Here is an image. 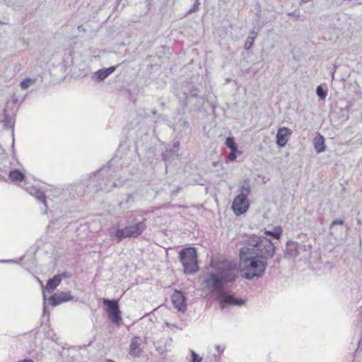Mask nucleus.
Returning a JSON list of instances; mask_svg holds the SVG:
<instances>
[{"label":"nucleus","mask_w":362,"mask_h":362,"mask_svg":"<svg viewBox=\"0 0 362 362\" xmlns=\"http://www.w3.org/2000/svg\"><path fill=\"white\" fill-rule=\"evenodd\" d=\"M244 243L247 246L239 251L242 277L250 281L262 277L267 267V259L275 255L276 246L267 237L255 234L246 236Z\"/></svg>","instance_id":"1"},{"label":"nucleus","mask_w":362,"mask_h":362,"mask_svg":"<svg viewBox=\"0 0 362 362\" xmlns=\"http://www.w3.org/2000/svg\"><path fill=\"white\" fill-rule=\"evenodd\" d=\"M238 274L237 264L227 261L223 262L215 272L209 273L203 281L205 287L215 297L222 309L230 305L242 306L245 304L243 299L235 298L225 288L228 284L236 281Z\"/></svg>","instance_id":"2"},{"label":"nucleus","mask_w":362,"mask_h":362,"mask_svg":"<svg viewBox=\"0 0 362 362\" xmlns=\"http://www.w3.org/2000/svg\"><path fill=\"white\" fill-rule=\"evenodd\" d=\"M115 173L116 168L112 165V160H110L106 166H103L93 174V176L90 177V185L96 182L95 185H93L96 192H110L111 189L108 188L109 182Z\"/></svg>","instance_id":"3"},{"label":"nucleus","mask_w":362,"mask_h":362,"mask_svg":"<svg viewBox=\"0 0 362 362\" xmlns=\"http://www.w3.org/2000/svg\"><path fill=\"white\" fill-rule=\"evenodd\" d=\"M179 258L187 274L196 273L199 269L197 249L189 247L182 249L179 253Z\"/></svg>","instance_id":"4"},{"label":"nucleus","mask_w":362,"mask_h":362,"mask_svg":"<svg viewBox=\"0 0 362 362\" xmlns=\"http://www.w3.org/2000/svg\"><path fill=\"white\" fill-rule=\"evenodd\" d=\"M135 221L136 218H134L132 225L122 228H117L115 230V237L117 243L127 238H138L146 229V218L141 221L135 222Z\"/></svg>","instance_id":"5"},{"label":"nucleus","mask_w":362,"mask_h":362,"mask_svg":"<svg viewBox=\"0 0 362 362\" xmlns=\"http://www.w3.org/2000/svg\"><path fill=\"white\" fill-rule=\"evenodd\" d=\"M103 304L110 321L117 326L122 324V312L119 310L118 300L103 298Z\"/></svg>","instance_id":"6"},{"label":"nucleus","mask_w":362,"mask_h":362,"mask_svg":"<svg viewBox=\"0 0 362 362\" xmlns=\"http://www.w3.org/2000/svg\"><path fill=\"white\" fill-rule=\"evenodd\" d=\"M248 199L245 195H237L232 204V209L236 216H240L245 214L249 209Z\"/></svg>","instance_id":"7"},{"label":"nucleus","mask_w":362,"mask_h":362,"mask_svg":"<svg viewBox=\"0 0 362 362\" xmlns=\"http://www.w3.org/2000/svg\"><path fill=\"white\" fill-rule=\"evenodd\" d=\"M186 300L187 298L184 293L178 290H175L171 296V301L174 307L182 313H184L187 309Z\"/></svg>","instance_id":"8"},{"label":"nucleus","mask_w":362,"mask_h":362,"mask_svg":"<svg viewBox=\"0 0 362 362\" xmlns=\"http://www.w3.org/2000/svg\"><path fill=\"white\" fill-rule=\"evenodd\" d=\"M306 246L299 245L293 241H288L286 243V250L284 251V257L286 258H295L301 250H305Z\"/></svg>","instance_id":"9"},{"label":"nucleus","mask_w":362,"mask_h":362,"mask_svg":"<svg viewBox=\"0 0 362 362\" xmlns=\"http://www.w3.org/2000/svg\"><path fill=\"white\" fill-rule=\"evenodd\" d=\"M74 297L69 293L66 292H58L52 294L49 298V303L53 307L57 306L59 304L71 300Z\"/></svg>","instance_id":"10"},{"label":"nucleus","mask_w":362,"mask_h":362,"mask_svg":"<svg viewBox=\"0 0 362 362\" xmlns=\"http://www.w3.org/2000/svg\"><path fill=\"white\" fill-rule=\"evenodd\" d=\"M292 131L288 127H280L276 135V145L280 147H284L288 140V137L291 135Z\"/></svg>","instance_id":"11"},{"label":"nucleus","mask_w":362,"mask_h":362,"mask_svg":"<svg viewBox=\"0 0 362 362\" xmlns=\"http://www.w3.org/2000/svg\"><path fill=\"white\" fill-rule=\"evenodd\" d=\"M141 341L142 339L138 336L134 337L131 340L129 354L134 358H139L141 354L142 350L140 348Z\"/></svg>","instance_id":"12"},{"label":"nucleus","mask_w":362,"mask_h":362,"mask_svg":"<svg viewBox=\"0 0 362 362\" xmlns=\"http://www.w3.org/2000/svg\"><path fill=\"white\" fill-rule=\"evenodd\" d=\"M117 66H112L108 68L99 69L95 72V75L99 81H103L112 74L116 69Z\"/></svg>","instance_id":"13"},{"label":"nucleus","mask_w":362,"mask_h":362,"mask_svg":"<svg viewBox=\"0 0 362 362\" xmlns=\"http://www.w3.org/2000/svg\"><path fill=\"white\" fill-rule=\"evenodd\" d=\"M61 282L62 281L59 279V276L56 274L52 278L47 280L45 288L49 293H51L60 284Z\"/></svg>","instance_id":"14"},{"label":"nucleus","mask_w":362,"mask_h":362,"mask_svg":"<svg viewBox=\"0 0 362 362\" xmlns=\"http://www.w3.org/2000/svg\"><path fill=\"white\" fill-rule=\"evenodd\" d=\"M29 193L35 197L36 199H37L40 202H42L46 207L47 206V197L45 194V193L41 191L40 189L36 187H31Z\"/></svg>","instance_id":"15"},{"label":"nucleus","mask_w":362,"mask_h":362,"mask_svg":"<svg viewBox=\"0 0 362 362\" xmlns=\"http://www.w3.org/2000/svg\"><path fill=\"white\" fill-rule=\"evenodd\" d=\"M9 179L12 182H19L25 180V175L19 169H13L9 172Z\"/></svg>","instance_id":"16"},{"label":"nucleus","mask_w":362,"mask_h":362,"mask_svg":"<svg viewBox=\"0 0 362 362\" xmlns=\"http://www.w3.org/2000/svg\"><path fill=\"white\" fill-rule=\"evenodd\" d=\"M314 147L316 152L318 153L325 151V138L322 135L318 134V136L314 139Z\"/></svg>","instance_id":"17"},{"label":"nucleus","mask_w":362,"mask_h":362,"mask_svg":"<svg viewBox=\"0 0 362 362\" xmlns=\"http://www.w3.org/2000/svg\"><path fill=\"white\" fill-rule=\"evenodd\" d=\"M264 234L274 239L279 240L281 236L282 229L279 226L275 227L273 230H268L265 229Z\"/></svg>","instance_id":"18"},{"label":"nucleus","mask_w":362,"mask_h":362,"mask_svg":"<svg viewBox=\"0 0 362 362\" xmlns=\"http://www.w3.org/2000/svg\"><path fill=\"white\" fill-rule=\"evenodd\" d=\"M4 119L3 121L4 122V127L6 129H13L14 127V121L13 119L6 113V110H4Z\"/></svg>","instance_id":"19"},{"label":"nucleus","mask_w":362,"mask_h":362,"mask_svg":"<svg viewBox=\"0 0 362 362\" xmlns=\"http://www.w3.org/2000/svg\"><path fill=\"white\" fill-rule=\"evenodd\" d=\"M240 194L245 195L247 197L248 194L250 193V180L248 179H246L243 180L240 183Z\"/></svg>","instance_id":"20"},{"label":"nucleus","mask_w":362,"mask_h":362,"mask_svg":"<svg viewBox=\"0 0 362 362\" xmlns=\"http://www.w3.org/2000/svg\"><path fill=\"white\" fill-rule=\"evenodd\" d=\"M176 149H166L165 151L162 154L163 160L166 161L170 160L171 159L177 156Z\"/></svg>","instance_id":"21"},{"label":"nucleus","mask_w":362,"mask_h":362,"mask_svg":"<svg viewBox=\"0 0 362 362\" xmlns=\"http://www.w3.org/2000/svg\"><path fill=\"white\" fill-rule=\"evenodd\" d=\"M225 144L230 150H235V148H238V144H236L234 137H227Z\"/></svg>","instance_id":"22"},{"label":"nucleus","mask_w":362,"mask_h":362,"mask_svg":"<svg viewBox=\"0 0 362 362\" xmlns=\"http://www.w3.org/2000/svg\"><path fill=\"white\" fill-rule=\"evenodd\" d=\"M316 94L320 100H325L327 95V91L320 85L316 88Z\"/></svg>","instance_id":"23"},{"label":"nucleus","mask_w":362,"mask_h":362,"mask_svg":"<svg viewBox=\"0 0 362 362\" xmlns=\"http://www.w3.org/2000/svg\"><path fill=\"white\" fill-rule=\"evenodd\" d=\"M33 83V80L30 78H27L21 82L20 86L23 90H25L28 88H29Z\"/></svg>","instance_id":"24"},{"label":"nucleus","mask_w":362,"mask_h":362,"mask_svg":"<svg viewBox=\"0 0 362 362\" xmlns=\"http://www.w3.org/2000/svg\"><path fill=\"white\" fill-rule=\"evenodd\" d=\"M134 202V197L133 194H128L127 196L126 201H125V204H127L126 208L129 209L130 207V206H129V204L133 203ZM123 204H124V203L122 202H120L119 203V206L120 207H122Z\"/></svg>","instance_id":"25"},{"label":"nucleus","mask_w":362,"mask_h":362,"mask_svg":"<svg viewBox=\"0 0 362 362\" xmlns=\"http://www.w3.org/2000/svg\"><path fill=\"white\" fill-rule=\"evenodd\" d=\"M238 153L242 154V151H238V148H235V150H230V153L228 156V159L230 161H234L237 158Z\"/></svg>","instance_id":"26"},{"label":"nucleus","mask_w":362,"mask_h":362,"mask_svg":"<svg viewBox=\"0 0 362 362\" xmlns=\"http://www.w3.org/2000/svg\"><path fill=\"white\" fill-rule=\"evenodd\" d=\"M255 38V37H254V36H248L247 37L245 43V49L246 50H249L252 47Z\"/></svg>","instance_id":"27"},{"label":"nucleus","mask_w":362,"mask_h":362,"mask_svg":"<svg viewBox=\"0 0 362 362\" xmlns=\"http://www.w3.org/2000/svg\"><path fill=\"white\" fill-rule=\"evenodd\" d=\"M192 362H202V358L199 356L194 351L191 350Z\"/></svg>","instance_id":"28"},{"label":"nucleus","mask_w":362,"mask_h":362,"mask_svg":"<svg viewBox=\"0 0 362 362\" xmlns=\"http://www.w3.org/2000/svg\"><path fill=\"white\" fill-rule=\"evenodd\" d=\"M199 0H195L193 6L188 11L187 13H192L195 11H197L199 9V6L200 5V3L199 1Z\"/></svg>","instance_id":"29"},{"label":"nucleus","mask_w":362,"mask_h":362,"mask_svg":"<svg viewBox=\"0 0 362 362\" xmlns=\"http://www.w3.org/2000/svg\"><path fill=\"white\" fill-rule=\"evenodd\" d=\"M39 281H40V284H41V286L42 287V289L44 290L43 283L40 280H39ZM43 300H44V303H43V314H44V315H45L46 313H47V307H46V300H47V298H46V296H45V293L44 291H43Z\"/></svg>","instance_id":"30"},{"label":"nucleus","mask_w":362,"mask_h":362,"mask_svg":"<svg viewBox=\"0 0 362 362\" xmlns=\"http://www.w3.org/2000/svg\"><path fill=\"white\" fill-rule=\"evenodd\" d=\"M344 220L339 219V218L335 219L332 222V223L330 225V229H332V227L336 225H344Z\"/></svg>","instance_id":"31"},{"label":"nucleus","mask_w":362,"mask_h":362,"mask_svg":"<svg viewBox=\"0 0 362 362\" xmlns=\"http://www.w3.org/2000/svg\"><path fill=\"white\" fill-rule=\"evenodd\" d=\"M57 276H59V279L61 281L62 280V278H70L71 276V274L68 272H64L61 274H57Z\"/></svg>","instance_id":"32"},{"label":"nucleus","mask_w":362,"mask_h":362,"mask_svg":"<svg viewBox=\"0 0 362 362\" xmlns=\"http://www.w3.org/2000/svg\"><path fill=\"white\" fill-rule=\"evenodd\" d=\"M124 185V180H122L121 179L117 180V182H113L112 185L110 186L111 188L113 187H122Z\"/></svg>","instance_id":"33"},{"label":"nucleus","mask_w":362,"mask_h":362,"mask_svg":"<svg viewBox=\"0 0 362 362\" xmlns=\"http://www.w3.org/2000/svg\"><path fill=\"white\" fill-rule=\"evenodd\" d=\"M180 122H181L180 125L182 127L188 128L189 127V124L186 119H181Z\"/></svg>","instance_id":"34"},{"label":"nucleus","mask_w":362,"mask_h":362,"mask_svg":"<svg viewBox=\"0 0 362 362\" xmlns=\"http://www.w3.org/2000/svg\"><path fill=\"white\" fill-rule=\"evenodd\" d=\"M180 189H181V187H177L176 188V189L173 190V191L171 192V195H173V196H176V195L179 193V192L180 191Z\"/></svg>","instance_id":"35"},{"label":"nucleus","mask_w":362,"mask_h":362,"mask_svg":"<svg viewBox=\"0 0 362 362\" xmlns=\"http://www.w3.org/2000/svg\"><path fill=\"white\" fill-rule=\"evenodd\" d=\"M179 146H180L179 141L175 142L173 144V146L172 149H176V153H177L178 152Z\"/></svg>","instance_id":"36"},{"label":"nucleus","mask_w":362,"mask_h":362,"mask_svg":"<svg viewBox=\"0 0 362 362\" xmlns=\"http://www.w3.org/2000/svg\"><path fill=\"white\" fill-rule=\"evenodd\" d=\"M216 349L219 352V353H222L224 350V348H221L220 345H217L216 346Z\"/></svg>","instance_id":"37"},{"label":"nucleus","mask_w":362,"mask_h":362,"mask_svg":"<svg viewBox=\"0 0 362 362\" xmlns=\"http://www.w3.org/2000/svg\"><path fill=\"white\" fill-rule=\"evenodd\" d=\"M78 30L80 31V32H86V29L83 28V25H78Z\"/></svg>","instance_id":"38"},{"label":"nucleus","mask_w":362,"mask_h":362,"mask_svg":"<svg viewBox=\"0 0 362 362\" xmlns=\"http://www.w3.org/2000/svg\"><path fill=\"white\" fill-rule=\"evenodd\" d=\"M158 118L163 119V120H167V116L164 115H159Z\"/></svg>","instance_id":"39"},{"label":"nucleus","mask_w":362,"mask_h":362,"mask_svg":"<svg viewBox=\"0 0 362 362\" xmlns=\"http://www.w3.org/2000/svg\"><path fill=\"white\" fill-rule=\"evenodd\" d=\"M18 362H34V361L31 358H26L24 360L19 361Z\"/></svg>","instance_id":"40"},{"label":"nucleus","mask_w":362,"mask_h":362,"mask_svg":"<svg viewBox=\"0 0 362 362\" xmlns=\"http://www.w3.org/2000/svg\"><path fill=\"white\" fill-rule=\"evenodd\" d=\"M139 214L140 216H142V215L147 214V211H139Z\"/></svg>","instance_id":"41"},{"label":"nucleus","mask_w":362,"mask_h":362,"mask_svg":"<svg viewBox=\"0 0 362 362\" xmlns=\"http://www.w3.org/2000/svg\"><path fill=\"white\" fill-rule=\"evenodd\" d=\"M151 113H152L153 115H157V110H151Z\"/></svg>","instance_id":"42"},{"label":"nucleus","mask_w":362,"mask_h":362,"mask_svg":"<svg viewBox=\"0 0 362 362\" xmlns=\"http://www.w3.org/2000/svg\"><path fill=\"white\" fill-rule=\"evenodd\" d=\"M160 107H163V108H165V103H163H163H160Z\"/></svg>","instance_id":"43"},{"label":"nucleus","mask_w":362,"mask_h":362,"mask_svg":"<svg viewBox=\"0 0 362 362\" xmlns=\"http://www.w3.org/2000/svg\"><path fill=\"white\" fill-rule=\"evenodd\" d=\"M2 262H13V260H2Z\"/></svg>","instance_id":"44"},{"label":"nucleus","mask_w":362,"mask_h":362,"mask_svg":"<svg viewBox=\"0 0 362 362\" xmlns=\"http://www.w3.org/2000/svg\"><path fill=\"white\" fill-rule=\"evenodd\" d=\"M218 162H213V165L216 166L218 165Z\"/></svg>","instance_id":"45"},{"label":"nucleus","mask_w":362,"mask_h":362,"mask_svg":"<svg viewBox=\"0 0 362 362\" xmlns=\"http://www.w3.org/2000/svg\"><path fill=\"white\" fill-rule=\"evenodd\" d=\"M276 261L279 262L280 261V257H277V258L276 259Z\"/></svg>","instance_id":"46"},{"label":"nucleus","mask_w":362,"mask_h":362,"mask_svg":"<svg viewBox=\"0 0 362 362\" xmlns=\"http://www.w3.org/2000/svg\"><path fill=\"white\" fill-rule=\"evenodd\" d=\"M199 100H202V103L204 102V99L202 98H199Z\"/></svg>","instance_id":"47"},{"label":"nucleus","mask_w":362,"mask_h":362,"mask_svg":"<svg viewBox=\"0 0 362 362\" xmlns=\"http://www.w3.org/2000/svg\"><path fill=\"white\" fill-rule=\"evenodd\" d=\"M196 96H197V95H195V94H193V95H191L192 98L196 97Z\"/></svg>","instance_id":"48"},{"label":"nucleus","mask_w":362,"mask_h":362,"mask_svg":"<svg viewBox=\"0 0 362 362\" xmlns=\"http://www.w3.org/2000/svg\"><path fill=\"white\" fill-rule=\"evenodd\" d=\"M185 106H186V104H185V103H184V104L182 105V107H183V109L185 107Z\"/></svg>","instance_id":"49"},{"label":"nucleus","mask_w":362,"mask_h":362,"mask_svg":"<svg viewBox=\"0 0 362 362\" xmlns=\"http://www.w3.org/2000/svg\"><path fill=\"white\" fill-rule=\"evenodd\" d=\"M0 24H6V23L0 21Z\"/></svg>","instance_id":"50"}]
</instances>
